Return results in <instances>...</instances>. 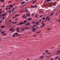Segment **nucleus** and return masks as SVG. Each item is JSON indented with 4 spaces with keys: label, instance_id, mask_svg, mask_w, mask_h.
I'll return each mask as SVG.
<instances>
[{
    "label": "nucleus",
    "instance_id": "nucleus-1",
    "mask_svg": "<svg viewBox=\"0 0 60 60\" xmlns=\"http://www.w3.org/2000/svg\"><path fill=\"white\" fill-rule=\"evenodd\" d=\"M24 23V22H23L22 23V22H21L19 24V25H22Z\"/></svg>",
    "mask_w": 60,
    "mask_h": 60
},
{
    "label": "nucleus",
    "instance_id": "nucleus-2",
    "mask_svg": "<svg viewBox=\"0 0 60 60\" xmlns=\"http://www.w3.org/2000/svg\"><path fill=\"white\" fill-rule=\"evenodd\" d=\"M35 18H38V15L37 14H36L35 16Z\"/></svg>",
    "mask_w": 60,
    "mask_h": 60
},
{
    "label": "nucleus",
    "instance_id": "nucleus-3",
    "mask_svg": "<svg viewBox=\"0 0 60 60\" xmlns=\"http://www.w3.org/2000/svg\"><path fill=\"white\" fill-rule=\"evenodd\" d=\"M27 19L28 20H32L31 18H27Z\"/></svg>",
    "mask_w": 60,
    "mask_h": 60
},
{
    "label": "nucleus",
    "instance_id": "nucleus-4",
    "mask_svg": "<svg viewBox=\"0 0 60 60\" xmlns=\"http://www.w3.org/2000/svg\"><path fill=\"white\" fill-rule=\"evenodd\" d=\"M30 25V23H29V22H27L26 24L27 26H28L29 25Z\"/></svg>",
    "mask_w": 60,
    "mask_h": 60
},
{
    "label": "nucleus",
    "instance_id": "nucleus-5",
    "mask_svg": "<svg viewBox=\"0 0 60 60\" xmlns=\"http://www.w3.org/2000/svg\"><path fill=\"white\" fill-rule=\"evenodd\" d=\"M9 7H11V8H12V7H13L12 6V4H11L9 6Z\"/></svg>",
    "mask_w": 60,
    "mask_h": 60
},
{
    "label": "nucleus",
    "instance_id": "nucleus-6",
    "mask_svg": "<svg viewBox=\"0 0 60 60\" xmlns=\"http://www.w3.org/2000/svg\"><path fill=\"white\" fill-rule=\"evenodd\" d=\"M19 15H17L16 14L15 15V17H17V16H19Z\"/></svg>",
    "mask_w": 60,
    "mask_h": 60
},
{
    "label": "nucleus",
    "instance_id": "nucleus-7",
    "mask_svg": "<svg viewBox=\"0 0 60 60\" xmlns=\"http://www.w3.org/2000/svg\"><path fill=\"white\" fill-rule=\"evenodd\" d=\"M30 7L31 8H35V6L33 5L31 6Z\"/></svg>",
    "mask_w": 60,
    "mask_h": 60
},
{
    "label": "nucleus",
    "instance_id": "nucleus-8",
    "mask_svg": "<svg viewBox=\"0 0 60 60\" xmlns=\"http://www.w3.org/2000/svg\"><path fill=\"white\" fill-rule=\"evenodd\" d=\"M25 3L26 2H23L21 3V4H25Z\"/></svg>",
    "mask_w": 60,
    "mask_h": 60
},
{
    "label": "nucleus",
    "instance_id": "nucleus-9",
    "mask_svg": "<svg viewBox=\"0 0 60 60\" xmlns=\"http://www.w3.org/2000/svg\"><path fill=\"white\" fill-rule=\"evenodd\" d=\"M5 27V26H4L3 25H2V26H1L0 27L1 28H4Z\"/></svg>",
    "mask_w": 60,
    "mask_h": 60
},
{
    "label": "nucleus",
    "instance_id": "nucleus-10",
    "mask_svg": "<svg viewBox=\"0 0 60 60\" xmlns=\"http://www.w3.org/2000/svg\"><path fill=\"white\" fill-rule=\"evenodd\" d=\"M53 5L54 6H55L56 5V3H53Z\"/></svg>",
    "mask_w": 60,
    "mask_h": 60
},
{
    "label": "nucleus",
    "instance_id": "nucleus-11",
    "mask_svg": "<svg viewBox=\"0 0 60 60\" xmlns=\"http://www.w3.org/2000/svg\"><path fill=\"white\" fill-rule=\"evenodd\" d=\"M42 12L43 13L44 12H43V11H39V13H42Z\"/></svg>",
    "mask_w": 60,
    "mask_h": 60
},
{
    "label": "nucleus",
    "instance_id": "nucleus-12",
    "mask_svg": "<svg viewBox=\"0 0 60 60\" xmlns=\"http://www.w3.org/2000/svg\"><path fill=\"white\" fill-rule=\"evenodd\" d=\"M36 25H34L32 26V27H33V28H34V27H36Z\"/></svg>",
    "mask_w": 60,
    "mask_h": 60
},
{
    "label": "nucleus",
    "instance_id": "nucleus-13",
    "mask_svg": "<svg viewBox=\"0 0 60 60\" xmlns=\"http://www.w3.org/2000/svg\"><path fill=\"white\" fill-rule=\"evenodd\" d=\"M37 1L36 0H35L33 2H32V4H34V3H35V2H37Z\"/></svg>",
    "mask_w": 60,
    "mask_h": 60
},
{
    "label": "nucleus",
    "instance_id": "nucleus-14",
    "mask_svg": "<svg viewBox=\"0 0 60 60\" xmlns=\"http://www.w3.org/2000/svg\"><path fill=\"white\" fill-rule=\"evenodd\" d=\"M32 30H32V31H35V28H34L32 29Z\"/></svg>",
    "mask_w": 60,
    "mask_h": 60
},
{
    "label": "nucleus",
    "instance_id": "nucleus-15",
    "mask_svg": "<svg viewBox=\"0 0 60 60\" xmlns=\"http://www.w3.org/2000/svg\"><path fill=\"white\" fill-rule=\"evenodd\" d=\"M4 0H1L0 1V2H4Z\"/></svg>",
    "mask_w": 60,
    "mask_h": 60
},
{
    "label": "nucleus",
    "instance_id": "nucleus-16",
    "mask_svg": "<svg viewBox=\"0 0 60 60\" xmlns=\"http://www.w3.org/2000/svg\"><path fill=\"white\" fill-rule=\"evenodd\" d=\"M46 1L47 2H50L51 1V0H46Z\"/></svg>",
    "mask_w": 60,
    "mask_h": 60
},
{
    "label": "nucleus",
    "instance_id": "nucleus-17",
    "mask_svg": "<svg viewBox=\"0 0 60 60\" xmlns=\"http://www.w3.org/2000/svg\"><path fill=\"white\" fill-rule=\"evenodd\" d=\"M26 20L24 21V24H26Z\"/></svg>",
    "mask_w": 60,
    "mask_h": 60
},
{
    "label": "nucleus",
    "instance_id": "nucleus-18",
    "mask_svg": "<svg viewBox=\"0 0 60 60\" xmlns=\"http://www.w3.org/2000/svg\"><path fill=\"white\" fill-rule=\"evenodd\" d=\"M18 34H16V35H17V36H19V35H20V34L19 35H18Z\"/></svg>",
    "mask_w": 60,
    "mask_h": 60
},
{
    "label": "nucleus",
    "instance_id": "nucleus-19",
    "mask_svg": "<svg viewBox=\"0 0 60 60\" xmlns=\"http://www.w3.org/2000/svg\"><path fill=\"white\" fill-rule=\"evenodd\" d=\"M45 52L47 53H48V52H48V51L47 50L45 51Z\"/></svg>",
    "mask_w": 60,
    "mask_h": 60
},
{
    "label": "nucleus",
    "instance_id": "nucleus-20",
    "mask_svg": "<svg viewBox=\"0 0 60 60\" xmlns=\"http://www.w3.org/2000/svg\"><path fill=\"white\" fill-rule=\"evenodd\" d=\"M27 10H28L27 9L25 10V12H27Z\"/></svg>",
    "mask_w": 60,
    "mask_h": 60
},
{
    "label": "nucleus",
    "instance_id": "nucleus-21",
    "mask_svg": "<svg viewBox=\"0 0 60 60\" xmlns=\"http://www.w3.org/2000/svg\"><path fill=\"white\" fill-rule=\"evenodd\" d=\"M49 16H48L46 18V19L47 20L48 19H49Z\"/></svg>",
    "mask_w": 60,
    "mask_h": 60
},
{
    "label": "nucleus",
    "instance_id": "nucleus-22",
    "mask_svg": "<svg viewBox=\"0 0 60 60\" xmlns=\"http://www.w3.org/2000/svg\"><path fill=\"white\" fill-rule=\"evenodd\" d=\"M43 24V25H42V26H44V25H45V24L44 23L43 24Z\"/></svg>",
    "mask_w": 60,
    "mask_h": 60
},
{
    "label": "nucleus",
    "instance_id": "nucleus-23",
    "mask_svg": "<svg viewBox=\"0 0 60 60\" xmlns=\"http://www.w3.org/2000/svg\"><path fill=\"white\" fill-rule=\"evenodd\" d=\"M12 29H9V31H12Z\"/></svg>",
    "mask_w": 60,
    "mask_h": 60
},
{
    "label": "nucleus",
    "instance_id": "nucleus-24",
    "mask_svg": "<svg viewBox=\"0 0 60 60\" xmlns=\"http://www.w3.org/2000/svg\"><path fill=\"white\" fill-rule=\"evenodd\" d=\"M23 11H20V12H21V13L22 12H23Z\"/></svg>",
    "mask_w": 60,
    "mask_h": 60
},
{
    "label": "nucleus",
    "instance_id": "nucleus-25",
    "mask_svg": "<svg viewBox=\"0 0 60 60\" xmlns=\"http://www.w3.org/2000/svg\"><path fill=\"white\" fill-rule=\"evenodd\" d=\"M16 31H17V32H20V31H19L18 30H16Z\"/></svg>",
    "mask_w": 60,
    "mask_h": 60
},
{
    "label": "nucleus",
    "instance_id": "nucleus-26",
    "mask_svg": "<svg viewBox=\"0 0 60 60\" xmlns=\"http://www.w3.org/2000/svg\"><path fill=\"white\" fill-rule=\"evenodd\" d=\"M43 56V55H42V56H41L40 57V58H42Z\"/></svg>",
    "mask_w": 60,
    "mask_h": 60
},
{
    "label": "nucleus",
    "instance_id": "nucleus-27",
    "mask_svg": "<svg viewBox=\"0 0 60 60\" xmlns=\"http://www.w3.org/2000/svg\"><path fill=\"white\" fill-rule=\"evenodd\" d=\"M58 57V56H57V57H56V58L55 59L56 60V59H57V58Z\"/></svg>",
    "mask_w": 60,
    "mask_h": 60
},
{
    "label": "nucleus",
    "instance_id": "nucleus-28",
    "mask_svg": "<svg viewBox=\"0 0 60 60\" xmlns=\"http://www.w3.org/2000/svg\"><path fill=\"white\" fill-rule=\"evenodd\" d=\"M2 35H6V34L4 33V34H2Z\"/></svg>",
    "mask_w": 60,
    "mask_h": 60
},
{
    "label": "nucleus",
    "instance_id": "nucleus-29",
    "mask_svg": "<svg viewBox=\"0 0 60 60\" xmlns=\"http://www.w3.org/2000/svg\"><path fill=\"white\" fill-rule=\"evenodd\" d=\"M43 19H44V20H45V18L44 17L42 18Z\"/></svg>",
    "mask_w": 60,
    "mask_h": 60
},
{
    "label": "nucleus",
    "instance_id": "nucleus-30",
    "mask_svg": "<svg viewBox=\"0 0 60 60\" xmlns=\"http://www.w3.org/2000/svg\"><path fill=\"white\" fill-rule=\"evenodd\" d=\"M42 16H43V15H41L40 16V18H41V17H42Z\"/></svg>",
    "mask_w": 60,
    "mask_h": 60
},
{
    "label": "nucleus",
    "instance_id": "nucleus-31",
    "mask_svg": "<svg viewBox=\"0 0 60 60\" xmlns=\"http://www.w3.org/2000/svg\"><path fill=\"white\" fill-rule=\"evenodd\" d=\"M60 52V51H58V52H57V53H58H58H59V52Z\"/></svg>",
    "mask_w": 60,
    "mask_h": 60
},
{
    "label": "nucleus",
    "instance_id": "nucleus-32",
    "mask_svg": "<svg viewBox=\"0 0 60 60\" xmlns=\"http://www.w3.org/2000/svg\"><path fill=\"white\" fill-rule=\"evenodd\" d=\"M53 13H52L51 14V16H52V15H53Z\"/></svg>",
    "mask_w": 60,
    "mask_h": 60
},
{
    "label": "nucleus",
    "instance_id": "nucleus-33",
    "mask_svg": "<svg viewBox=\"0 0 60 60\" xmlns=\"http://www.w3.org/2000/svg\"><path fill=\"white\" fill-rule=\"evenodd\" d=\"M19 27L18 28H17V30H19Z\"/></svg>",
    "mask_w": 60,
    "mask_h": 60
},
{
    "label": "nucleus",
    "instance_id": "nucleus-34",
    "mask_svg": "<svg viewBox=\"0 0 60 60\" xmlns=\"http://www.w3.org/2000/svg\"><path fill=\"white\" fill-rule=\"evenodd\" d=\"M4 18H5V17H3L2 18V19H4Z\"/></svg>",
    "mask_w": 60,
    "mask_h": 60
},
{
    "label": "nucleus",
    "instance_id": "nucleus-35",
    "mask_svg": "<svg viewBox=\"0 0 60 60\" xmlns=\"http://www.w3.org/2000/svg\"><path fill=\"white\" fill-rule=\"evenodd\" d=\"M48 30H51V28H48Z\"/></svg>",
    "mask_w": 60,
    "mask_h": 60
},
{
    "label": "nucleus",
    "instance_id": "nucleus-36",
    "mask_svg": "<svg viewBox=\"0 0 60 60\" xmlns=\"http://www.w3.org/2000/svg\"><path fill=\"white\" fill-rule=\"evenodd\" d=\"M27 16H28V17H29V16H30V15H29V14H27Z\"/></svg>",
    "mask_w": 60,
    "mask_h": 60
},
{
    "label": "nucleus",
    "instance_id": "nucleus-37",
    "mask_svg": "<svg viewBox=\"0 0 60 60\" xmlns=\"http://www.w3.org/2000/svg\"><path fill=\"white\" fill-rule=\"evenodd\" d=\"M0 33H2V34H3L4 33L3 32V31H0Z\"/></svg>",
    "mask_w": 60,
    "mask_h": 60
},
{
    "label": "nucleus",
    "instance_id": "nucleus-38",
    "mask_svg": "<svg viewBox=\"0 0 60 60\" xmlns=\"http://www.w3.org/2000/svg\"><path fill=\"white\" fill-rule=\"evenodd\" d=\"M14 29H13L12 31V33L13 32V31H14Z\"/></svg>",
    "mask_w": 60,
    "mask_h": 60
},
{
    "label": "nucleus",
    "instance_id": "nucleus-39",
    "mask_svg": "<svg viewBox=\"0 0 60 60\" xmlns=\"http://www.w3.org/2000/svg\"><path fill=\"white\" fill-rule=\"evenodd\" d=\"M50 19L49 18V19H48V21H49Z\"/></svg>",
    "mask_w": 60,
    "mask_h": 60
},
{
    "label": "nucleus",
    "instance_id": "nucleus-40",
    "mask_svg": "<svg viewBox=\"0 0 60 60\" xmlns=\"http://www.w3.org/2000/svg\"><path fill=\"white\" fill-rule=\"evenodd\" d=\"M12 1H10L8 2V3H11Z\"/></svg>",
    "mask_w": 60,
    "mask_h": 60
},
{
    "label": "nucleus",
    "instance_id": "nucleus-41",
    "mask_svg": "<svg viewBox=\"0 0 60 60\" xmlns=\"http://www.w3.org/2000/svg\"><path fill=\"white\" fill-rule=\"evenodd\" d=\"M40 32H41V31L38 32H37V33H40Z\"/></svg>",
    "mask_w": 60,
    "mask_h": 60
},
{
    "label": "nucleus",
    "instance_id": "nucleus-42",
    "mask_svg": "<svg viewBox=\"0 0 60 60\" xmlns=\"http://www.w3.org/2000/svg\"><path fill=\"white\" fill-rule=\"evenodd\" d=\"M33 36H34L35 37H36V35H34Z\"/></svg>",
    "mask_w": 60,
    "mask_h": 60
},
{
    "label": "nucleus",
    "instance_id": "nucleus-43",
    "mask_svg": "<svg viewBox=\"0 0 60 60\" xmlns=\"http://www.w3.org/2000/svg\"><path fill=\"white\" fill-rule=\"evenodd\" d=\"M25 15H24L22 16V18H23V17H25Z\"/></svg>",
    "mask_w": 60,
    "mask_h": 60
},
{
    "label": "nucleus",
    "instance_id": "nucleus-44",
    "mask_svg": "<svg viewBox=\"0 0 60 60\" xmlns=\"http://www.w3.org/2000/svg\"><path fill=\"white\" fill-rule=\"evenodd\" d=\"M35 7H37V5H35Z\"/></svg>",
    "mask_w": 60,
    "mask_h": 60
},
{
    "label": "nucleus",
    "instance_id": "nucleus-45",
    "mask_svg": "<svg viewBox=\"0 0 60 60\" xmlns=\"http://www.w3.org/2000/svg\"><path fill=\"white\" fill-rule=\"evenodd\" d=\"M12 12H13V11H14V10L13 9V10H12Z\"/></svg>",
    "mask_w": 60,
    "mask_h": 60
},
{
    "label": "nucleus",
    "instance_id": "nucleus-46",
    "mask_svg": "<svg viewBox=\"0 0 60 60\" xmlns=\"http://www.w3.org/2000/svg\"><path fill=\"white\" fill-rule=\"evenodd\" d=\"M42 23H41L42 24H43V23H44V22H42Z\"/></svg>",
    "mask_w": 60,
    "mask_h": 60
},
{
    "label": "nucleus",
    "instance_id": "nucleus-47",
    "mask_svg": "<svg viewBox=\"0 0 60 60\" xmlns=\"http://www.w3.org/2000/svg\"><path fill=\"white\" fill-rule=\"evenodd\" d=\"M9 22H11V20H9Z\"/></svg>",
    "mask_w": 60,
    "mask_h": 60
},
{
    "label": "nucleus",
    "instance_id": "nucleus-48",
    "mask_svg": "<svg viewBox=\"0 0 60 60\" xmlns=\"http://www.w3.org/2000/svg\"><path fill=\"white\" fill-rule=\"evenodd\" d=\"M7 10H8V8H6V11H7Z\"/></svg>",
    "mask_w": 60,
    "mask_h": 60
},
{
    "label": "nucleus",
    "instance_id": "nucleus-49",
    "mask_svg": "<svg viewBox=\"0 0 60 60\" xmlns=\"http://www.w3.org/2000/svg\"><path fill=\"white\" fill-rule=\"evenodd\" d=\"M8 12H11V10H10L9 11H8Z\"/></svg>",
    "mask_w": 60,
    "mask_h": 60
},
{
    "label": "nucleus",
    "instance_id": "nucleus-50",
    "mask_svg": "<svg viewBox=\"0 0 60 60\" xmlns=\"http://www.w3.org/2000/svg\"><path fill=\"white\" fill-rule=\"evenodd\" d=\"M15 17H13L12 18V19H14V18H15Z\"/></svg>",
    "mask_w": 60,
    "mask_h": 60
},
{
    "label": "nucleus",
    "instance_id": "nucleus-51",
    "mask_svg": "<svg viewBox=\"0 0 60 60\" xmlns=\"http://www.w3.org/2000/svg\"><path fill=\"white\" fill-rule=\"evenodd\" d=\"M27 17V16H26L24 18V19H26V18Z\"/></svg>",
    "mask_w": 60,
    "mask_h": 60
},
{
    "label": "nucleus",
    "instance_id": "nucleus-52",
    "mask_svg": "<svg viewBox=\"0 0 60 60\" xmlns=\"http://www.w3.org/2000/svg\"><path fill=\"white\" fill-rule=\"evenodd\" d=\"M15 35H13V37H15Z\"/></svg>",
    "mask_w": 60,
    "mask_h": 60
},
{
    "label": "nucleus",
    "instance_id": "nucleus-53",
    "mask_svg": "<svg viewBox=\"0 0 60 60\" xmlns=\"http://www.w3.org/2000/svg\"><path fill=\"white\" fill-rule=\"evenodd\" d=\"M16 34V33H14V35H15Z\"/></svg>",
    "mask_w": 60,
    "mask_h": 60
},
{
    "label": "nucleus",
    "instance_id": "nucleus-54",
    "mask_svg": "<svg viewBox=\"0 0 60 60\" xmlns=\"http://www.w3.org/2000/svg\"><path fill=\"white\" fill-rule=\"evenodd\" d=\"M59 13H57V14H56V15H58V14H59Z\"/></svg>",
    "mask_w": 60,
    "mask_h": 60
},
{
    "label": "nucleus",
    "instance_id": "nucleus-55",
    "mask_svg": "<svg viewBox=\"0 0 60 60\" xmlns=\"http://www.w3.org/2000/svg\"><path fill=\"white\" fill-rule=\"evenodd\" d=\"M21 29H22V30H24V29H25V28H23V29L22 28Z\"/></svg>",
    "mask_w": 60,
    "mask_h": 60
},
{
    "label": "nucleus",
    "instance_id": "nucleus-56",
    "mask_svg": "<svg viewBox=\"0 0 60 60\" xmlns=\"http://www.w3.org/2000/svg\"><path fill=\"white\" fill-rule=\"evenodd\" d=\"M26 8H27V7H26L25 8H24V9H26Z\"/></svg>",
    "mask_w": 60,
    "mask_h": 60
},
{
    "label": "nucleus",
    "instance_id": "nucleus-57",
    "mask_svg": "<svg viewBox=\"0 0 60 60\" xmlns=\"http://www.w3.org/2000/svg\"><path fill=\"white\" fill-rule=\"evenodd\" d=\"M47 20L46 19V20L45 21V22H47Z\"/></svg>",
    "mask_w": 60,
    "mask_h": 60
},
{
    "label": "nucleus",
    "instance_id": "nucleus-58",
    "mask_svg": "<svg viewBox=\"0 0 60 60\" xmlns=\"http://www.w3.org/2000/svg\"><path fill=\"white\" fill-rule=\"evenodd\" d=\"M41 20H40V21H39L40 22H41Z\"/></svg>",
    "mask_w": 60,
    "mask_h": 60
},
{
    "label": "nucleus",
    "instance_id": "nucleus-59",
    "mask_svg": "<svg viewBox=\"0 0 60 60\" xmlns=\"http://www.w3.org/2000/svg\"><path fill=\"white\" fill-rule=\"evenodd\" d=\"M3 14L2 15V16H1V17H3Z\"/></svg>",
    "mask_w": 60,
    "mask_h": 60
},
{
    "label": "nucleus",
    "instance_id": "nucleus-60",
    "mask_svg": "<svg viewBox=\"0 0 60 60\" xmlns=\"http://www.w3.org/2000/svg\"><path fill=\"white\" fill-rule=\"evenodd\" d=\"M5 7V5H4V6H2V7Z\"/></svg>",
    "mask_w": 60,
    "mask_h": 60
},
{
    "label": "nucleus",
    "instance_id": "nucleus-61",
    "mask_svg": "<svg viewBox=\"0 0 60 60\" xmlns=\"http://www.w3.org/2000/svg\"><path fill=\"white\" fill-rule=\"evenodd\" d=\"M32 15H33V16H34V14H33Z\"/></svg>",
    "mask_w": 60,
    "mask_h": 60
},
{
    "label": "nucleus",
    "instance_id": "nucleus-62",
    "mask_svg": "<svg viewBox=\"0 0 60 60\" xmlns=\"http://www.w3.org/2000/svg\"><path fill=\"white\" fill-rule=\"evenodd\" d=\"M39 23V22H37V24H38Z\"/></svg>",
    "mask_w": 60,
    "mask_h": 60
},
{
    "label": "nucleus",
    "instance_id": "nucleus-63",
    "mask_svg": "<svg viewBox=\"0 0 60 60\" xmlns=\"http://www.w3.org/2000/svg\"><path fill=\"white\" fill-rule=\"evenodd\" d=\"M38 27H39L38 26V27H36V28H38Z\"/></svg>",
    "mask_w": 60,
    "mask_h": 60
},
{
    "label": "nucleus",
    "instance_id": "nucleus-64",
    "mask_svg": "<svg viewBox=\"0 0 60 60\" xmlns=\"http://www.w3.org/2000/svg\"><path fill=\"white\" fill-rule=\"evenodd\" d=\"M46 54L45 53H44L43 54V55H44V54Z\"/></svg>",
    "mask_w": 60,
    "mask_h": 60
}]
</instances>
